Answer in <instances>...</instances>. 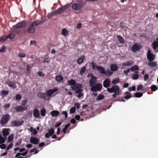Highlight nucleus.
Listing matches in <instances>:
<instances>
[{"instance_id":"1","label":"nucleus","mask_w":158,"mask_h":158,"mask_svg":"<svg viewBox=\"0 0 158 158\" xmlns=\"http://www.w3.org/2000/svg\"><path fill=\"white\" fill-rule=\"evenodd\" d=\"M71 88L73 90H75L76 94H78L77 95L78 98H80L81 96L83 95V94L82 93L83 89L82 88L83 86L81 84L77 83L75 87Z\"/></svg>"},{"instance_id":"2","label":"nucleus","mask_w":158,"mask_h":158,"mask_svg":"<svg viewBox=\"0 0 158 158\" xmlns=\"http://www.w3.org/2000/svg\"><path fill=\"white\" fill-rule=\"evenodd\" d=\"M41 23L40 20H38L32 23L27 30V33L30 34L33 33L35 31V28L40 24Z\"/></svg>"},{"instance_id":"3","label":"nucleus","mask_w":158,"mask_h":158,"mask_svg":"<svg viewBox=\"0 0 158 158\" xmlns=\"http://www.w3.org/2000/svg\"><path fill=\"white\" fill-rule=\"evenodd\" d=\"M69 6V5L67 4L60 7L56 11L52 13L51 15L54 16L55 15L62 14L64 12H67Z\"/></svg>"},{"instance_id":"4","label":"nucleus","mask_w":158,"mask_h":158,"mask_svg":"<svg viewBox=\"0 0 158 158\" xmlns=\"http://www.w3.org/2000/svg\"><path fill=\"white\" fill-rule=\"evenodd\" d=\"M107 91L110 93L114 92V94L112 95V97L114 98L116 97V96L118 95L119 94V88L117 85L113 86L111 88H107Z\"/></svg>"},{"instance_id":"5","label":"nucleus","mask_w":158,"mask_h":158,"mask_svg":"<svg viewBox=\"0 0 158 158\" xmlns=\"http://www.w3.org/2000/svg\"><path fill=\"white\" fill-rule=\"evenodd\" d=\"M85 2L80 1L79 2L74 3L73 4L72 8L73 9L76 10H79L84 5Z\"/></svg>"},{"instance_id":"6","label":"nucleus","mask_w":158,"mask_h":158,"mask_svg":"<svg viewBox=\"0 0 158 158\" xmlns=\"http://www.w3.org/2000/svg\"><path fill=\"white\" fill-rule=\"evenodd\" d=\"M10 118V116L8 114L3 115L0 121L1 125H4L6 123Z\"/></svg>"},{"instance_id":"7","label":"nucleus","mask_w":158,"mask_h":158,"mask_svg":"<svg viewBox=\"0 0 158 158\" xmlns=\"http://www.w3.org/2000/svg\"><path fill=\"white\" fill-rule=\"evenodd\" d=\"M102 87V85L100 83H97L94 86H91V90L93 92H96L100 91Z\"/></svg>"},{"instance_id":"8","label":"nucleus","mask_w":158,"mask_h":158,"mask_svg":"<svg viewBox=\"0 0 158 158\" xmlns=\"http://www.w3.org/2000/svg\"><path fill=\"white\" fill-rule=\"evenodd\" d=\"M147 56L148 60L149 61H152L155 59V55L151 52L150 49L148 50L147 53Z\"/></svg>"},{"instance_id":"9","label":"nucleus","mask_w":158,"mask_h":158,"mask_svg":"<svg viewBox=\"0 0 158 158\" xmlns=\"http://www.w3.org/2000/svg\"><path fill=\"white\" fill-rule=\"evenodd\" d=\"M58 90V89L57 88H55L53 89H49L46 92V94L47 98H49V100L50 99V97L55 92H56Z\"/></svg>"},{"instance_id":"10","label":"nucleus","mask_w":158,"mask_h":158,"mask_svg":"<svg viewBox=\"0 0 158 158\" xmlns=\"http://www.w3.org/2000/svg\"><path fill=\"white\" fill-rule=\"evenodd\" d=\"M142 46L139 44H135L131 47V51L134 52H135L139 51L141 48Z\"/></svg>"},{"instance_id":"11","label":"nucleus","mask_w":158,"mask_h":158,"mask_svg":"<svg viewBox=\"0 0 158 158\" xmlns=\"http://www.w3.org/2000/svg\"><path fill=\"white\" fill-rule=\"evenodd\" d=\"M27 106H22L21 105L18 106L15 108L16 111L17 112H23L27 109Z\"/></svg>"},{"instance_id":"12","label":"nucleus","mask_w":158,"mask_h":158,"mask_svg":"<svg viewBox=\"0 0 158 158\" xmlns=\"http://www.w3.org/2000/svg\"><path fill=\"white\" fill-rule=\"evenodd\" d=\"M27 22L26 21H23L18 23L15 25V28L17 29L20 28L24 27L27 25Z\"/></svg>"},{"instance_id":"13","label":"nucleus","mask_w":158,"mask_h":158,"mask_svg":"<svg viewBox=\"0 0 158 158\" xmlns=\"http://www.w3.org/2000/svg\"><path fill=\"white\" fill-rule=\"evenodd\" d=\"M91 79L89 81L90 87L94 86L95 84H97V78L93 74H91Z\"/></svg>"},{"instance_id":"14","label":"nucleus","mask_w":158,"mask_h":158,"mask_svg":"<svg viewBox=\"0 0 158 158\" xmlns=\"http://www.w3.org/2000/svg\"><path fill=\"white\" fill-rule=\"evenodd\" d=\"M37 96L40 98L43 99L45 100H49V98H47V94L46 93L39 92L37 93Z\"/></svg>"},{"instance_id":"15","label":"nucleus","mask_w":158,"mask_h":158,"mask_svg":"<svg viewBox=\"0 0 158 158\" xmlns=\"http://www.w3.org/2000/svg\"><path fill=\"white\" fill-rule=\"evenodd\" d=\"M23 123V121L21 122L18 120H15L12 121L11 123V125L13 127H17L22 125Z\"/></svg>"},{"instance_id":"16","label":"nucleus","mask_w":158,"mask_h":158,"mask_svg":"<svg viewBox=\"0 0 158 158\" xmlns=\"http://www.w3.org/2000/svg\"><path fill=\"white\" fill-rule=\"evenodd\" d=\"M152 47L154 51L156 52H158V41L157 40L153 42L152 45Z\"/></svg>"},{"instance_id":"17","label":"nucleus","mask_w":158,"mask_h":158,"mask_svg":"<svg viewBox=\"0 0 158 158\" xmlns=\"http://www.w3.org/2000/svg\"><path fill=\"white\" fill-rule=\"evenodd\" d=\"M110 84V80L109 78L105 79L103 81V86L106 88H109L108 87Z\"/></svg>"},{"instance_id":"18","label":"nucleus","mask_w":158,"mask_h":158,"mask_svg":"<svg viewBox=\"0 0 158 158\" xmlns=\"http://www.w3.org/2000/svg\"><path fill=\"white\" fill-rule=\"evenodd\" d=\"M76 82L75 80L71 79L70 80H68L67 82V85H69L71 86L70 88L72 89L71 87H75L77 84H76Z\"/></svg>"},{"instance_id":"19","label":"nucleus","mask_w":158,"mask_h":158,"mask_svg":"<svg viewBox=\"0 0 158 158\" xmlns=\"http://www.w3.org/2000/svg\"><path fill=\"white\" fill-rule=\"evenodd\" d=\"M30 142L34 144H37L39 143L40 139L37 138L32 137L30 139Z\"/></svg>"},{"instance_id":"20","label":"nucleus","mask_w":158,"mask_h":158,"mask_svg":"<svg viewBox=\"0 0 158 158\" xmlns=\"http://www.w3.org/2000/svg\"><path fill=\"white\" fill-rule=\"evenodd\" d=\"M33 115L34 117L38 118L40 117V114L37 109H35L33 111Z\"/></svg>"},{"instance_id":"21","label":"nucleus","mask_w":158,"mask_h":158,"mask_svg":"<svg viewBox=\"0 0 158 158\" xmlns=\"http://www.w3.org/2000/svg\"><path fill=\"white\" fill-rule=\"evenodd\" d=\"M97 69L102 74H105L106 73V71L104 68L100 66H96Z\"/></svg>"},{"instance_id":"22","label":"nucleus","mask_w":158,"mask_h":158,"mask_svg":"<svg viewBox=\"0 0 158 158\" xmlns=\"http://www.w3.org/2000/svg\"><path fill=\"white\" fill-rule=\"evenodd\" d=\"M110 69L112 71H115L118 69V67L116 64H112L110 66Z\"/></svg>"},{"instance_id":"23","label":"nucleus","mask_w":158,"mask_h":158,"mask_svg":"<svg viewBox=\"0 0 158 158\" xmlns=\"http://www.w3.org/2000/svg\"><path fill=\"white\" fill-rule=\"evenodd\" d=\"M150 62H148V65L149 66L151 67H156L157 64L156 61H150Z\"/></svg>"},{"instance_id":"24","label":"nucleus","mask_w":158,"mask_h":158,"mask_svg":"<svg viewBox=\"0 0 158 158\" xmlns=\"http://www.w3.org/2000/svg\"><path fill=\"white\" fill-rule=\"evenodd\" d=\"M7 84L8 86L12 88H15L16 87L15 82L9 81L7 82Z\"/></svg>"},{"instance_id":"25","label":"nucleus","mask_w":158,"mask_h":158,"mask_svg":"<svg viewBox=\"0 0 158 158\" xmlns=\"http://www.w3.org/2000/svg\"><path fill=\"white\" fill-rule=\"evenodd\" d=\"M133 63V62L132 60H130L127 61L126 62H123L122 64V65L125 66H128L131 65Z\"/></svg>"},{"instance_id":"26","label":"nucleus","mask_w":158,"mask_h":158,"mask_svg":"<svg viewBox=\"0 0 158 158\" xmlns=\"http://www.w3.org/2000/svg\"><path fill=\"white\" fill-rule=\"evenodd\" d=\"M59 114V112L57 110H53L51 112V114L52 117H56Z\"/></svg>"},{"instance_id":"27","label":"nucleus","mask_w":158,"mask_h":158,"mask_svg":"<svg viewBox=\"0 0 158 158\" xmlns=\"http://www.w3.org/2000/svg\"><path fill=\"white\" fill-rule=\"evenodd\" d=\"M3 135L4 137H6V136L9 135V133L7 129L5 128L2 130Z\"/></svg>"},{"instance_id":"28","label":"nucleus","mask_w":158,"mask_h":158,"mask_svg":"<svg viewBox=\"0 0 158 158\" xmlns=\"http://www.w3.org/2000/svg\"><path fill=\"white\" fill-rule=\"evenodd\" d=\"M86 68L85 66H83L81 68V70H80V73L79 74L81 75H82L85 72V71L86 70Z\"/></svg>"},{"instance_id":"29","label":"nucleus","mask_w":158,"mask_h":158,"mask_svg":"<svg viewBox=\"0 0 158 158\" xmlns=\"http://www.w3.org/2000/svg\"><path fill=\"white\" fill-rule=\"evenodd\" d=\"M29 131L34 135H36L37 134V131L35 129H33L32 127H30Z\"/></svg>"},{"instance_id":"30","label":"nucleus","mask_w":158,"mask_h":158,"mask_svg":"<svg viewBox=\"0 0 158 158\" xmlns=\"http://www.w3.org/2000/svg\"><path fill=\"white\" fill-rule=\"evenodd\" d=\"M85 59L84 56H82L80 57L77 60V63L79 64H81L84 61Z\"/></svg>"},{"instance_id":"31","label":"nucleus","mask_w":158,"mask_h":158,"mask_svg":"<svg viewBox=\"0 0 158 158\" xmlns=\"http://www.w3.org/2000/svg\"><path fill=\"white\" fill-rule=\"evenodd\" d=\"M63 79V77L61 75L57 76L56 77V80L58 82H60Z\"/></svg>"},{"instance_id":"32","label":"nucleus","mask_w":158,"mask_h":158,"mask_svg":"<svg viewBox=\"0 0 158 158\" xmlns=\"http://www.w3.org/2000/svg\"><path fill=\"white\" fill-rule=\"evenodd\" d=\"M117 37L120 42L124 43L125 42V41L123 39L122 37L120 35H118L117 36Z\"/></svg>"},{"instance_id":"33","label":"nucleus","mask_w":158,"mask_h":158,"mask_svg":"<svg viewBox=\"0 0 158 158\" xmlns=\"http://www.w3.org/2000/svg\"><path fill=\"white\" fill-rule=\"evenodd\" d=\"M61 34L64 36H66L68 34V31L66 29H63L62 30Z\"/></svg>"},{"instance_id":"34","label":"nucleus","mask_w":158,"mask_h":158,"mask_svg":"<svg viewBox=\"0 0 158 158\" xmlns=\"http://www.w3.org/2000/svg\"><path fill=\"white\" fill-rule=\"evenodd\" d=\"M48 132L50 136H51L54 133V129L53 128L49 129Z\"/></svg>"},{"instance_id":"35","label":"nucleus","mask_w":158,"mask_h":158,"mask_svg":"<svg viewBox=\"0 0 158 158\" xmlns=\"http://www.w3.org/2000/svg\"><path fill=\"white\" fill-rule=\"evenodd\" d=\"M139 69V67H138L137 65H135L132 67L131 68H130V70L131 72H133L136 70H138Z\"/></svg>"},{"instance_id":"36","label":"nucleus","mask_w":158,"mask_h":158,"mask_svg":"<svg viewBox=\"0 0 158 158\" xmlns=\"http://www.w3.org/2000/svg\"><path fill=\"white\" fill-rule=\"evenodd\" d=\"M119 79L116 78L113 80L112 81V83L114 84H115L119 83Z\"/></svg>"},{"instance_id":"37","label":"nucleus","mask_w":158,"mask_h":158,"mask_svg":"<svg viewBox=\"0 0 158 158\" xmlns=\"http://www.w3.org/2000/svg\"><path fill=\"white\" fill-rule=\"evenodd\" d=\"M134 95L136 98H140L142 96L143 94L140 92H137Z\"/></svg>"},{"instance_id":"38","label":"nucleus","mask_w":158,"mask_h":158,"mask_svg":"<svg viewBox=\"0 0 158 158\" xmlns=\"http://www.w3.org/2000/svg\"><path fill=\"white\" fill-rule=\"evenodd\" d=\"M112 74L113 72L110 71V69H108L106 71V73L105 74H106V75L108 76L111 75Z\"/></svg>"},{"instance_id":"39","label":"nucleus","mask_w":158,"mask_h":158,"mask_svg":"<svg viewBox=\"0 0 158 158\" xmlns=\"http://www.w3.org/2000/svg\"><path fill=\"white\" fill-rule=\"evenodd\" d=\"M92 69L94 70H96L97 69L96 66H97L96 65V64L94 63V62H92L91 64Z\"/></svg>"},{"instance_id":"40","label":"nucleus","mask_w":158,"mask_h":158,"mask_svg":"<svg viewBox=\"0 0 158 158\" xmlns=\"http://www.w3.org/2000/svg\"><path fill=\"white\" fill-rule=\"evenodd\" d=\"M46 111L44 108H43L40 110V114L42 116H44L45 115Z\"/></svg>"},{"instance_id":"41","label":"nucleus","mask_w":158,"mask_h":158,"mask_svg":"<svg viewBox=\"0 0 158 158\" xmlns=\"http://www.w3.org/2000/svg\"><path fill=\"white\" fill-rule=\"evenodd\" d=\"M70 125V123H69L68 124L65 125L63 129V131L64 133H66V131L67 128Z\"/></svg>"},{"instance_id":"42","label":"nucleus","mask_w":158,"mask_h":158,"mask_svg":"<svg viewBox=\"0 0 158 158\" xmlns=\"http://www.w3.org/2000/svg\"><path fill=\"white\" fill-rule=\"evenodd\" d=\"M14 138V135L13 134H11L10 135L8 136V138L7 141L8 142H10L11 141H12Z\"/></svg>"},{"instance_id":"43","label":"nucleus","mask_w":158,"mask_h":158,"mask_svg":"<svg viewBox=\"0 0 158 158\" xmlns=\"http://www.w3.org/2000/svg\"><path fill=\"white\" fill-rule=\"evenodd\" d=\"M104 97L103 95H99L98 97L96 99V100L99 101L103 99L104 98Z\"/></svg>"},{"instance_id":"44","label":"nucleus","mask_w":158,"mask_h":158,"mask_svg":"<svg viewBox=\"0 0 158 158\" xmlns=\"http://www.w3.org/2000/svg\"><path fill=\"white\" fill-rule=\"evenodd\" d=\"M15 35L13 33H11L9 34L7 36H6L7 38H10L13 39L15 38Z\"/></svg>"},{"instance_id":"45","label":"nucleus","mask_w":158,"mask_h":158,"mask_svg":"<svg viewBox=\"0 0 158 158\" xmlns=\"http://www.w3.org/2000/svg\"><path fill=\"white\" fill-rule=\"evenodd\" d=\"M21 95L19 94H18L15 96L16 99L17 101H19L21 99Z\"/></svg>"},{"instance_id":"46","label":"nucleus","mask_w":158,"mask_h":158,"mask_svg":"<svg viewBox=\"0 0 158 158\" xmlns=\"http://www.w3.org/2000/svg\"><path fill=\"white\" fill-rule=\"evenodd\" d=\"M139 75L137 74H134L132 75V78L134 80L137 79L139 77Z\"/></svg>"},{"instance_id":"47","label":"nucleus","mask_w":158,"mask_h":158,"mask_svg":"<svg viewBox=\"0 0 158 158\" xmlns=\"http://www.w3.org/2000/svg\"><path fill=\"white\" fill-rule=\"evenodd\" d=\"M151 90L153 91H155L158 89L156 85H154L151 87Z\"/></svg>"},{"instance_id":"48","label":"nucleus","mask_w":158,"mask_h":158,"mask_svg":"<svg viewBox=\"0 0 158 158\" xmlns=\"http://www.w3.org/2000/svg\"><path fill=\"white\" fill-rule=\"evenodd\" d=\"M7 39L6 36H2L0 38V41L1 42H3Z\"/></svg>"},{"instance_id":"49","label":"nucleus","mask_w":158,"mask_h":158,"mask_svg":"<svg viewBox=\"0 0 158 158\" xmlns=\"http://www.w3.org/2000/svg\"><path fill=\"white\" fill-rule=\"evenodd\" d=\"M5 139L1 135H0V144L4 143Z\"/></svg>"},{"instance_id":"50","label":"nucleus","mask_w":158,"mask_h":158,"mask_svg":"<svg viewBox=\"0 0 158 158\" xmlns=\"http://www.w3.org/2000/svg\"><path fill=\"white\" fill-rule=\"evenodd\" d=\"M76 109L75 107H73L70 110V113L71 114H73L74 113Z\"/></svg>"},{"instance_id":"51","label":"nucleus","mask_w":158,"mask_h":158,"mask_svg":"<svg viewBox=\"0 0 158 158\" xmlns=\"http://www.w3.org/2000/svg\"><path fill=\"white\" fill-rule=\"evenodd\" d=\"M38 74L39 76L40 77H45V75L42 72L39 71L38 72Z\"/></svg>"},{"instance_id":"52","label":"nucleus","mask_w":158,"mask_h":158,"mask_svg":"<svg viewBox=\"0 0 158 158\" xmlns=\"http://www.w3.org/2000/svg\"><path fill=\"white\" fill-rule=\"evenodd\" d=\"M18 56L21 58H23L26 56L25 54L22 53H19L18 54Z\"/></svg>"},{"instance_id":"53","label":"nucleus","mask_w":158,"mask_h":158,"mask_svg":"<svg viewBox=\"0 0 158 158\" xmlns=\"http://www.w3.org/2000/svg\"><path fill=\"white\" fill-rule=\"evenodd\" d=\"M13 145V143L12 142H11L9 145L7 147L6 150H8L10 149L11 148Z\"/></svg>"},{"instance_id":"54","label":"nucleus","mask_w":158,"mask_h":158,"mask_svg":"<svg viewBox=\"0 0 158 158\" xmlns=\"http://www.w3.org/2000/svg\"><path fill=\"white\" fill-rule=\"evenodd\" d=\"M131 97V94H129V95H127L125 96L123 98L126 99H128L130 98Z\"/></svg>"},{"instance_id":"55","label":"nucleus","mask_w":158,"mask_h":158,"mask_svg":"<svg viewBox=\"0 0 158 158\" xmlns=\"http://www.w3.org/2000/svg\"><path fill=\"white\" fill-rule=\"evenodd\" d=\"M50 61V60L49 58H46L44 59L43 62L44 63H49Z\"/></svg>"},{"instance_id":"56","label":"nucleus","mask_w":158,"mask_h":158,"mask_svg":"<svg viewBox=\"0 0 158 158\" xmlns=\"http://www.w3.org/2000/svg\"><path fill=\"white\" fill-rule=\"evenodd\" d=\"M27 103V100H23L22 101V102L21 103V105L22 106H25L26 105Z\"/></svg>"},{"instance_id":"57","label":"nucleus","mask_w":158,"mask_h":158,"mask_svg":"<svg viewBox=\"0 0 158 158\" xmlns=\"http://www.w3.org/2000/svg\"><path fill=\"white\" fill-rule=\"evenodd\" d=\"M74 106L76 107L77 109H79L80 108V104L78 102H76L74 104Z\"/></svg>"},{"instance_id":"58","label":"nucleus","mask_w":158,"mask_h":158,"mask_svg":"<svg viewBox=\"0 0 158 158\" xmlns=\"http://www.w3.org/2000/svg\"><path fill=\"white\" fill-rule=\"evenodd\" d=\"M10 104L8 103L6 104L3 106V107L5 109L8 108L10 107Z\"/></svg>"},{"instance_id":"59","label":"nucleus","mask_w":158,"mask_h":158,"mask_svg":"<svg viewBox=\"0 0 158 158\" xmlns=\"http://www.w3.org/2000/svg\"><path fill=\"white\" fill-rule=\"evenodd\" d=\"M149 76L148 74H145L144 77V80L146 81L148 79Z\"/></svg>"},{"instance_id":"60","label":"nucleus","mask_w":158,"mask_h":158,"mask_svg":"<svg viewBox=\"0 0 158 158\" xmlns=\"http://www.w3.org/2000/svg\"><path fill=\"white\" fill-rule=\"evenodd\" d=\"M2 93L3 95H6L8 94V92L7 90H3L2 91Z\"/></svg>"},{"instance_id":"61","label":"nucleus","mask_w":158,"mask_h":158,"mask_svg":"<svg viewBox=\"0 0 158 158\" xmlns=\"http://www.w3.org/2000/svg\"><path fill=\"white\" fill-rule=\"evenodd\" d=\"M143 86L142 85H139L137 88V89L138 91L140 89L143 90Z\"/></svg>"},{"instance_id":"62","label":"nucleus","mask_w":158,"mask_h":158,"mask_svg":"<svg viewBox=\"0 0 158 158\" xmlns=\"http://www.w3.org/2000/svg\"><path fill=\"white\" fill-rule=\"evenodd\" d=\"M6 147V146L4 144H2L0 145V148L2 149H4Z\"/></svg>"},{"instance_id":"63","label":"nucleus","mask_w":158,"mask_h":158,"mask_svg":"<svg viewBox=\"0 0 158 158\" xmlns=\"http://www.w3.org/2000/svg\"><path fill=\"white\" fill-rule=\"evenodd\" d=\"M130 70L129 69H127V70H124V74L127 76V74L128 73L130 72Z\"/></svg>"},{"instance_id":"64","label":"nucleus","mask_w":158,"mask_h":158,"mask_svg":"<svg viewBox=\"0 0 158 158\" xmlns=\"http://www.w3.org/2000/svg\"><path fill=\"white\" fill-rule=\"evenodd\" d=\"M62 113L65 116V118H67L68 117V114L65 111H63L62 112Z\"/></svg>"}]
</instances>
